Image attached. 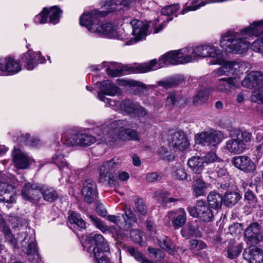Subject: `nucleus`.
Masks as SVG:
<instances>
[{"label":"nucleus","mask_w":263,"mask_h":263,"mask_svg":"<svg viewBox=\"0 0 263 263\" xmlns=\"http://www.w3.org/2000/svg\"><path fill=\"white\" fill-rule=\"evenodd\" d=\"M262 32L263 20L253 22L251 26L242 29L240 32L229 30L221 36L220 45L228 52L241 53L246 52L250 45L243 36H257Z\"/></svg>","instance_id":"nucleus-1"},{"label":"nucleus","mask_w":263,"mask_h":263,"mask_svg":"<svg viewBox=\"0 0 263 263\" xmlns=\"http://www.w3.org/2000/svg\"><path fill=\"white\" fill-rule=\"evenodd\" d=\"M15 179L13 176L0 172V202L12 203L15 201L16 192L14 190Z\"/></svg>","instance_id":"nucleus-6"},{"label":"nucleus","mask_w":263,"mask_h":263,"mask_svg":"<svg viewBox=\"0 0 263 263\" xmlns=\"http://www.w3.org/2000/svg\"><path fill=\"white\" fill-rule=\"evenodd\" d=\"M205 189L206 185L203 180L199 178L195 180L193 185V190L196 196L203 195L205 193Z\"/></svg>","instance_id":"nucleus-45"},{"label":"nucleus","mask_w":263,"mask_h":263,"mask_svg":"<svg viewBox=\"0 0 263 263\" xmlns=\"http://www.w3.org/2000/svg\"><path fill=\"white\" fill-rule=\"evenodd\" d=\"M250 263H263V251L261 249L252 247L249 249Z\"/></svg>","instance_id":"nucleus-34"},{"label":"nucleus","mask_w":263,"mask_h":263,"mask_svg":"<svg viewBox=\"0 0 263 263\" xmlns=\"http://www.w3.org/2000/svg\"><path fill=\"white\" fill-rule=\"evenodd\" d=\"M97 128L95 129L97 137L82 132H79L74 134H69L67 136H65L64 143L69 146L74 145L87 146L94 143L97 140L102 141L101 140L98 139V133L101 134L102 136H103L102 133L103 132V130L99 131L97 133L96 132Z\"/></svg>","instance_id":"nucleus-8"},{"label":"nucleus","mask_w":263,"mask_h":263,"mask_svg":"<svg viewBox=\"0 0 263 263\" xmlns=\"http://www.w3.org/2000/svg\"><path fill=\"white\" fill-rule=\"evenodd\" d=\"M132 0H105L104 2V9L108 12L115 10L116 6L119 4L125 6H128Z\"/></svg>","instance_id":"nucleus-36"},{"label":"nucleus","mask_w":263,"mask_h":263,"mask_svg":"<svg viewBox=\"0 0 263 263\" xmlns=\"http://www.w3.org/2000/svg\"><path fill=\"white\" fill-rule=\"evenodd\" d=\"M224 138L221 131L212 129L197 134L195 138L197 144L207 146L211 149L215 148Z\"/></svg>","instance_id":"nucleus-10"},{"label":"nucleus","mask_w":263,"mask_h":263,"mask_svg":"<svg viewBox=\"0 0 263 263\" xmlns=\"http://www.w3.org/2000/svg\"><path fill=\"white\" fill-rule=\"evenodd\" d=\"M228 257L230 259L237 257L241 252V249L238 246L229 247L228 249Z\"/></svg>","instance_id":"nucleus-59"},{"label":"nucleus","mask_w":263,"mask_h":263,"mask_svg":"<svg viewBox=\"0 0 263 263\" xmlns=\"http://www.w3.org/2000/svg\"><path fill=\"white\" fill-rule=\"evenodd\" d=\"M22 195L25 200L30 201H39L41 197L40 187L36 184L26 183L22 190Z\"/></svg>","instance_id":"nucleus-21"},{"label":"nucleus","mask_w":263,"mask_h":263,"mask_svg":"<svg viewBox=\"0 0 263 263\" xmlns=\"http://www.w3.org/2000/svg\"><path fill=\"white\" fill-rule=\"evenodd\" d=\"M240 63L233 61H227L221 67L214 70L212 74L215 77L223 75H228L230 73L234 74L239 71Z\"/></svg>","instance_id":"nucleus-22"},{"label":"nucleus","mask_w":263,"mask_h":263,"mask_svg":"<svg viewBox=\"0 0 263 263\" xmlns=\"http://www.w3.org/2000/svg\"><path fill=\"white\" fill-rule=\"evenodd\" d=\"M209 206L214 209H220L223 202L221 195L214 192L210 193L208 196Z\"/></svg>","instance_id":"nucleus-33"},{"label":"nucleus","mask_w":263,"mask_h":263,"mask_svg":"<svg viewBox=\"0 0 263 263\" xmlns=\"http://www.w3.org/2000/svg\"><path fill=\"white\" fill-rule=\"evenodd\" d=\"M183 80L184 79L182 76H175L164 80L160 81L158 82V84L165 89H169L179 85Z\"/></svg>","instance_id":"nucleus-32"},{"label":"nucleus","mask_w":263,"mask_h":263,"mask_svg":"<svg viewBox=\"0 0 263 263\" xmlns=\"http://www.w3.org/2000/svg\"><path fill=\"white\" fill-rule=\"evenodd\" d=\"M169 145L174 149L183 151L189 148L190 143L184 132L179 130L171 135Z\"/></svg>","instance_id":"nucleus-16"},{"label":"nucleus","mask_w":263,"mask_h":263,"mask_svg":"<svg viewBox=\"0 0 263 263\" xmlns=\"http://www.w3.org/2000/svg\"><path fill=\"white\" fill-rule=\"evenodd\" d=\"M187 163L191 170L197 174H200L204 167L203 158L199 156L192 157L188 160Z\"/></svg>","instance_id":"nucleus-31"},{"label":"nucleus","mask_w":263,"mask_h":263,"mask_svg":"<svg viewBox=\"0 0 263 263\" xmlns=\"http://www.w3.org/2000/svg\"><path fill=\"white\" fill-rule=\"evenodd\" d=\"M186 56L191 58V62L197 58L210 57L213 58L210 64L220 65L223 62L222 52L217 47L212 44L202 45L194 48H187Z\"/></svg>","instance_id":"nucleus-4"},{"label":"nucleus","mask_w":263,"mask_h":263,"mask_svg":"<svg viewBox=\"0 0 263 263\" xmlns=\"http://www.w3.org/2000/svg\"><path fill=\"white\" fill-rule=\"evenodd\" d=\"M215 166H216V167L215 172L217 174V176L220 178L224 177V179L228 180L229 179V176L227 170L223 167L222 164H221V166L220 164H215Z\"/></svg>","instance_id":"nucleus-56"},{"label":"nucleus","mask_w":263,"mask_h":263,"mask_svg":"<svg viewBox=\"0 0 263 263\" xmlns=\"http://www.w3.org/2000/svg\"><path fill=\"white\" fill-rule=\"evenodd\" d=\"M47 18L48 9L44 8L40 13L35 16L34 20L36 23L44 24L47 22Z\"/></svg>","instance_id":"nucleus-55"},{"label":"nucleus","mask_w":263,"mask_h":263,"mask_svg":"<svg viewBox=\"0 0 263 263\" xmlns=\"http://www.w3.org/2000/svg\"><path fill=\"white\" fill-rule=\"evenodd\" d=\"M94 32L101 33L106 35L109 38H115L121 40L122 37L118 33L117 29L111 23H97V26L94 28H91Z\"/></svg>","instance_id":"nucleus-19"},{"label":"nucleus","mask_w":263,"mask_h":263,"mask_svg":"<svg viewBox=\"0 0 263 263\" xmlns=\"http://www.w3.org/2000/svg\"><path fill=\"white\" fill-rule=\"evenodd\" d=\"M240 198V194L237 192H227L224 196L223 203L227 206H232L235 205Z\"/></svg>","instance_id":"nucleus-37"},{"label":"nucleus","mask_w":263,"mask_h":263,"mask_svg":"<svg viewBox=\"0 0 263 263\" xmlns=\"http://www.w3.org/2000/svg\"><path fill=\"white\" fill-rule=\"evenodd\" d=\"M90 219L92 222L93 224L95 225L98 229H99L103 233H106L108 231L114 229V227H108L107 226L104 224L103 221L97 217L90 215Z\"/></svg>","instance_id":"nucleus-41"},{"label":"nucleus","mask_w":263,"mask_h":263,"mask_svg":"<svg viewBox=\"0 0 263 263\" xmlns=\"http://www.w3.org/2000/svg\"><path fill=\"white\" fill-rule=\"evenodd\" d=\"M137 103L132 100H126L120 103V110L127 114H132Z\"/></svg>","instance_id":"nucleus-47"},{"label":"nucleus","mask_w":263,"mask_h":263,"mask_svg":"<svg viewBox=\"0 0 263 263\" xmlns=\"http://www.w3.org/2000/svg\"><path fill=\"white\" fill-rule=\"evenodd\" d=\"M261 227L257 222L250 223L245 229L244 236L247 243L250 245H256L263 239Z\"/></svg>","instance_id":"nucleus-14"},{"label":"nucleus","mask_w":263,"mask_h":263,"mask_svg":"<svg viewBox=\"0 0 263 263\" xmlns=\"http://www.w3.org/2000/svg\"><path fill=\"white\" fill-rule=\"evenodd\" d=\"M251 48L255 52L263 53V35L252 43Z\"/></svg>","instance_id":"nucleus-58"},{"label":"nucleus","mask_w":263,"mask_h":263,"mask_svg":"<svg viewBox=\"0 0 263 263\" xmlns=\"http://www.w3.org/2000/svg\"><path fill=\"white\" fill-rule=\"evenodd\" d=\"M53 163H54L63 173L69 175L70 170L68 167L67 162L64 159V156L61 152H57V154L52 157Z\"/></svg>","instance_id":"nucleus-30"},{"label":"nucleus","mask_w":263,"mask_h":263,"mask_svg":"<svg viewBox=\"0 0 263 263\" xmlns=\"http://www.w3.org/2000/svg\"><path fill=\"white\" fill-rule=\"evenodd\" d=\"M252 101L258 104L263 103V92L258 91H254L251 97Z\"/></svg>","instance_id":"nucleus-64"},{"label":"nucleus","mask_w":263,"mask_h":263,"mask_svg":"<svg viewBox=\"0 0 263 263\" xmlns=\"http://www.w3.org/2000/svg\"><path fill=\"white\" fill-rule=\"evenodd\" d=\"M102 8L103 10L100 12L93 10L88 13H84L80 18V25L86 27L89 31L94 32L91 28L97 27L98 16H105L109 12L106 9H104V5Z\"/></svg>","instance_id":"nucleus-13"},{"label":"nucleus","mask_w":263,"mask_h":263,"mask_svg":"<svg viewBox=\"0 0 263 263\" xmlns=\"http://www.w3.org/2000/svg\"><path fill=\"white\" fill-rule=\"evenodd\" d=\"M206 247V244L202 241L196 239H193L190 241V248L192 250L199 251L205 249Z\"/></svg>","instance_id":"nucleus-57"},{"label":"nucleus","mask_w":263,"mask_h":263,"mask_svg":"<svg viewBox=\"0 0 263 263\" xmlns=\"http://www.w3.org/2000/svg\"><path fill=\"white\" fill-rule=\"evenodd\" d=\"M179 8L180 6L178 4L165 6L161 9V14L168 17L167 21H171L173 18L171 16H177L176 13Z\"/></svg>","instance_id":"nucleus-40"},{"label":"nucleus","mask_w":263,"mask_h":263,"mask_svg":"<svg viewBox=\"0 0 263 263\" xmlns=\"http://www.w3.org/2000/svg\"><path fill=\"white\" fill-rule=\"evenodd\" d=\"M239 81L235 78H223L219 79L217 82V90L219 91L224 92L227 90L228 84L233 86H237Z\"/></svg>","instance_id":"nucleus-29"},{"label":"nucleus","mask_w":263,"mask_h":263,"mask_svg":"<svg viewBox=\"0 0 263 263\" xmlns=\"http://www.w3.org/2000/svg\"><path fill=\"white\" fill-rule=\"evenodd\" d=\"M182 101H183V98L180 93L172 92L168 93L166 98V105L172 107L181 103Z\"/></svg>","instance_id":"nucleus-39"},{"label":"nucleus","mask_w":263,"mask_h":263,"mask_svg":"<svg viewBox=\"0 0 263 263\" xmlns=\"http://www.w3.org/2000/svg\"><path fill=\"white\" fill-rule=\"evenodd\" d=\"M98 97L100 101L104 102L108 107L112 108L114 110L120 109V104L118 105V103L117 101L106 98L102 93H98Z\"/></svg>","instance_id":"nucleus-48"},{"label":"nucleus","mask_w":263,"mask_h":263,"mask_svg":"<svg viewBox=\"0 0 263 263\" xmlns=\"http://www.w3.org/2000/svg\"><path fill=\"white\" fill-rule=\"evenodd\" d=\"M187 49L182 48L173 50L163 54L159 60L153 59L150 61L131 66L130 71L134 73H145L156 70L168 65H177L191 62L190 57L186 56Z\"/></svg>","instance_id":"nucleus-2"},{"label":"nucleus","mask_w":263,"mask_h":263,"mask_svg":"<svg viewBox=\"0 0 263 263\" xmlns=\"http://www.w3.org/2000/svg\"><path fill=\"white\" fill-rule=\"evenodd\" d=\"M253 72H251L247 74L246 77L241 82L242 86L247 88L255 87Z\"/></svg>","instance_id":"nucleus-52"},{"label":"nucleus","mask_w":263,"mask_h":263,"mask_svg":"<svg viewBox=\"0 0 263 263\" xmlns=\"http://www.w3.org/2000/svg\"><path fill=\"white\" fill-rule=\"evenodd\" d=\"M133 28V35L135 36L136 42L143 39L146 35L148 29V25L138 20H133L130 22Z\"/></svg>","instance_id":"nucleus-24"},{"label":"nucleus","mask_w":263,"mask_h":263,"mask_svg":"<svg viewBox=\"0 0 263 263\" xmlns=\"http://www.w3.org/2000/svg\"><path fill=\"white\" fill-rule=\"evenodd\" d=\"M62 11L57 6H53L48 10V15H49V22L53 24H57L59 21Z\"/></svg>","instance_id":"nucleus-42"},{"label":"nucleus","mask_w":263,"mask_h":263,"mask_svg":"<svg viewBox=\"0 0 263 263\" xmlns=\"http://www.w3.org/2000/svg\"><path fill=\"white\" fill-rule=\"evenodd\" d=\"M187 210L191 216L198 218L204 222H209L213 218L214 215L212 210L206 202L202 200L197 201L195 206H188Z\"/></svg>","instance_id":"nucleus-12"},{"label":"nucleus","mask_w":263,"mask_h":263,"mask_svg":"<svg viewBox=\"0 0 263 263\" xmlns=\"http://www.w3.org/2000/svg\"><path fill=\"white\" fill-rule=\"evenodd\" d=\"M166 216L172 221L173 227L176 229L183 226L186 221V213L183 208H179L175 211H170Z\"/></svg>","instance_id":"nucleus-23"},{"label":"nucleus","mask_w":263,"mask_h":263,"mask_svg":"<svg viewBox=\"0 0 263 263\" xmlns=\"http://www.w3.org/2000/svg\"><path fill=\"white\" fill-rule=\"evenodd\" d=\"M255 87H263V73L259 71H253Z\"/></svg>","instance_id":"nucleus-62"},{"label":"nucleus","mask_w":263,"mask_h":263,"mask_svg":"<svg viewBox=\"0 0 263 263\" xmlns=\"http://www.w3.org/2000/svg\"><path fill=\"white\" fill-rule=\"evenodd\" d=\"M3 229V231L5 236V237L9 243V244L12 246V248L14 249L17 247V242L16 240L13 237V235L11 233L10 229L8 228V227L6 225L2 227Z\"/></svg>","instance_id":"nucleus-49"},{"label":"nucleus","mask_w":263,"mask_h":263,"mask_svg":"<svg viewBox=\"0 0 263 263\" xmlns=\"http://www.w3.org/2000/svg\"><path fill=\"white\" fill-rule=\"evenodd\" d=\"M21 70L19 63L14 59L7 57L0 59V76L14 74Z\"/></svg>","instance_id":"nucleus-15"},{"label":"nucleus","mask_w":263,"mask_h":263,"mask_svg":"<svg viewBox=\"0 0 263 263\" xmlns=\"http://www.w3.org/2000/svg\"><path fill=\"white\" fill-rule=\"evenodd\" d=\"M232 162L235 167L247 173L253 172L256 169L255 163L246 156L235 157Z\"/></svg>","instance_id":"nucleus-20"},{"label":"nucleus","mask_w":263,"mask_h":263,"mask_svg":"<svg viewBox=\"0 0 263 263\" xmlns=\"http://www.w3.org/2000/svg\"><path fill=\"white\" fill-rule=\"evenodd\" d=\"M134 204L133 209L134 212L137 214L139 218L145 216L147 212V208L143 200L138 196H134L133 198Z\"/></svg>","instance_id":"nucleus-28"},{"label":"nucleus","mask_w":263,"mask_h":263,"mask_svg":"<svg viewBox=\"0 0 263 263\" xmlns=\"http://www.w3.org/2000/svg\"><path fill=\"white\" fill-rule=\"evenodd\" d=\"M88 243L90 246L87 251L92 254L98 263H110L109 258L104 254L109 251V246L102 235L91 234L88 237Z\"/></svg>","instance_id":"nucleus-5"},{"label":"nucleus","mask_w":263,"mask_h":263,"mask_svg":"<svg viewBox=\"0 0 263 263\" xmlns=\"http://www.w3.org/2000/svg\"><path fill=\"white\" fill-rule=\"evenodd\" d=\"M170 194L167 191H158L155 193V197L156 200L162 204H165L166 203V199Z\"/></svg>","instance_id":"nucleus-53"},{"label":"nucleus","mask_w":263,"mask_h":263,"mask_svg":"<svg viewBox=\"0 0 263 263\" xmlns=\"http://www.w3.org/2000/svg\"><path fill=\"white\" fill-rule=\"evenodd\" d=\"M121 161L118 158L112 159L104 162L99 168V182L103 183L107 180L111 186H116L118 182L116 179L115 170L119 167Z\"/></svg>","instance_id":"nucleus-7"},{"label":"nucleus","mask_w":263,"mask_h":263,"mask_svg":"<svg viewBox=\"0 0 263 263\" xmlns=\"http://www.w3.org/2000/svg\"><path fill=\"white\" fill-rule=\"evenodd\" d=\"M130 236L132 240L135 243H140L143 241V233L138 229H133L131 231Z\"/></svg>","instance_id":"nucleus-54"},{"label":"nucleus","mask_w":263,"mask_h":263,"mask_svg":"<svg viewBox=\"0 0 263 263\" xmlns=\"http://www.w3.org/2000/svg\"><path fill=\"white\" fill-rule=\"evenodd\" d=\"M209 91L207 89L201 90L193 98V103L198 105L205 103L209 97Z\"/></svg>","instance_id":"nucleus-44"},{"label":"nucleus","mask_w":263,"mask_h":263,"mask_svg":"<svg viewBox=\"0 0 263 263\" xmlns=\"http://www.w3.org/2000/svg\"><path fill=\"white\" fill-rule=\"evenodd\" d=\"M68 220L71 223L76 224L81 229H85L86 228V224L84 220L79 214L75 212L70 213Z\"/></svg>","instance_id":"nucleus-43"},{"label":"nucleus","mask_w":263,"mask_h":263,"mask_svg":"<svg viewBox=\"0 0 263 263\" xmlns=\"http://www.w3.org/2000/svg\"><path fill=\"white\" fill-rule=\"evenodd\" d=\"M159 246L170 255L175 254V245L166 236L158 239Z\"/></svg>","instance_id":"nucleus-35"},{"label":"nucleus","mask_w":263,"mask_h":263,"mask_svg":"<svg viewBox=\"0 0 263 263\" xmlns=\"http://www.w3.org/2000/svg\"><path fill=\"white\" fill-rule=\"evenodd\" d=\"M22 61L25 64L28 70H32L38 64L43 63L45 59L41 56L40 53L28 50L22 56Z\"/></svg>","instance_id":"nucleus-18"},{"label":"nucleus","mask_w":263,"mask_h":263,"mask_svg":"<svg viewBox=\"0 0 263 263\" xmlns=\"http://www.w3.org/2000/svg\"><path fill=\"white\" fill-rule=\"evenodd\" d=\"M173 175L177 179L180 180H184L187 178V174L184 168L179 165L178 166H175L173 168Z\"/></svg>","instance_id":"nucleus-50"},{"label":"nucleus","mask_w":263,"mask_h":263,"mask_svg":"<svg viewBox=\"0 0 263 263\" xmlns=\"http://www.w3.org/2000/svg\"><path fill=\"white\" fill-rule=\"evenodd\" d=\"M108 220L122 227L125 231L129 230L133 224L137 221V216L134 213L130 207L126 205L124 208V213L118 215H109Z\"/></svg>","instance_id":"nucleus-11"},{"label":"nucleus","mask_w":263,"mask_h":263,"mask_svg":"<svg viewBox=\"0 0 263 263\" xmlns=\"http://www.w3.org/2000/svg\"><path fill=\"white\" fill-rule=\"evenodd\" d=\"M120 85H128L130 86L137 87L141 89H145V85L140 83L139 82L134 81V80H120Z\"/></svg>","instance_id":"nucleus-60"},{"label":"nucleus","mask_w":263,"mask_h":263,"mask_svg":"<svg viewBox=\"0 0 263 263\" xmlns=\"http://www.w3.org/2000/svg\"><path fill=\"white\" fill-rule=\"evenodd\" d=\"M82 195L88 203L95 201L98 197L96 183L91 179H88L83 183Z\"/></svg>","instance_id":"nucleus-17"},{"label":"nucleus","mask_w":263,"mask_h":263,"mask_svg":"<svg viewBox=\"0 0 263 263\" xmlns=\"http://www.w3.org/2000/svg\"><path fill=\"white\" fill-rule=\"evenodd\" d=\"M251 134L247 132H236L235 135L226 142V148L231 153L241 154L246 148V143L251 141Z\"/></svg>","instance_id":"nucleus-9"},{"label":"nucleus","mask_w":263,"mask_h":263,"mask_svg":"<svg viewBox=\"0 0 263 263\" xmlns=\"http://www.w3.org/2000/svg\"><path fill=\"white\" fill-rule=\"evenodd\" d=\"M101 91L99 93H102L106 95L114 96L118 93V87L109 80H104L100 83Z\"/></svg>","instance_id":"nucleus-26"},{"label":"nucleus","mask_w":263,"mask_h":263,"mask_svg":"<svg viewBox=\"0 0 263 263\" xmlns=\"http://www.w3.org/2000/svg\"><path fill=\"white\" fill-rule=\"evenodd\" d=\"M12 155L13 162L16 167L24 169L30 165V159L20 149H14Z\"/></svg>","instance_id":"nucleus-25"},{"label":"nucleus","mask_w":263,"mask_h":263,"mask_svg":"<svg viewBox=\"0 0 263 263\" xmlns=\"http://www.w3.org/2000/svg\"><path fill=\"white\" fill-rule=\"evenodd\" d=\"M129 123L126 120H115L109 119L101 126L98 127L96 132L103 130L101 134L98 133V139L102 141L110 142L118 140L127 141Z\"/></svg>","instance_id":"nucleus-3"},{"label":"nucleus","mask_w":263,"mask_h":263,"mask_svg":"<svg viewBox=\"0 0 263 263\" xmlns=\"http://www.w3.org/2000/svg\"><path fill=\"white\" fill-rule=\"evenodd\" d=\"M127 251L131 256H133L136 260L140 263H152L151 261L147 259L141 252L134 248L129 247L127 249Z\"/></svg>","instance_id":"nucleus-46"},{"label":"nucleus","mask_w":263,"mask_h":263,"mask_svg":"<svg viewBox=\"0 0 263 263\" xmlns=\"http://www.w3.org/2000/svg\"><path fill=\"white\" fill-rule=\"evenodd\" d=\"M163 175L161 173L158 172H152L147 173L146 175V180L148 182H152L160 180L162 178Z\"/></svg>","instance_id":"nucleus-61"},{"label":"nucleus","mask_w":263,"mask_h":263,"mask_svg":"<svg viewBox=\"0 0 263 263\" xmlns=\"http://www.w3.org/2000/svg\"><path fill=\"white\" fill-rule=\"evenodd\" d=\"M217 159L218 157L216 153L214 152L207 153L203 158L204 163H205L207 164L211 163H213L215 162Z\"/></svg>","instance_id":"nucleus-63"},{"label":"nucleus","mask_w":263,"mask_h":263,"mask_svg":"<svg viewBox=\"0 0 263 263\" xmlns=\"http://www.w3.org/2000/svg\"><path fill=\"white\" fill-rule=\"evenodd\" d=\"M40 193L44 199L49 202L54 201L58 197L57 192L52 187L47 185H42L40 187Z\"/></svg>","instance_id":"nucleus-27"},{"label":"nucleus","mask_w":263,"mask_h":263,"mask_svg":"<svg viewBox=\"0 0 263 263\" xmlns=\"http://www.w3.org/2000/svg\"><path fill=\"white\" fill-rule=\"evenodd\" d=\"M20 142L30 147H37L41 144L40 141L36 138L31 137L30 135L26 134L19 137Z\"/></svg>","instance_id":"nucleus-38"},{"label":"nucleus","mask_w":263,"mask_h":263,"mask_svg":"<svg viewBox=\"0 0 263 263\" xmlns=\"http://www.w3.org/2000/svg\"><path fill=\"white\" fill-rule=\"evenodd\" d=\"M27 254L29 256L30 259L33 257L39 258V254L35 242L32 241L28 244L27 249Z\"/></svg>","instance_id":"nucleus-51"}]
</instances>
